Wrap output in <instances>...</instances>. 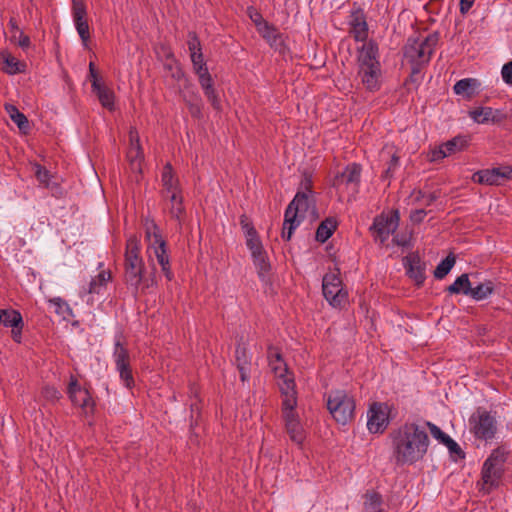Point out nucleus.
I'll use <instances>...</instances> for the list:
<instances>
[{
    "mask_svg": "<svg viewBox=\"0 0 512 512\" xmlns=\"http://www.w3.org/2000/svg\"><path fill=\"white\" fill-rule=\"evenodd\" d=\"M392 456L397 465L414 464L424 458L429 447L425 426L406 422L390 432Z\"/></svg>",
    "mask_w": 512,
    "mask_h": 512,
    "instance_id": "f257e3e1",
    "label": "nucleus"
},
{
    "mask_svg": "<svg viewBox=\"0 0 512 512\" xmlns=\"http://www.w3.org/2000/svg\"><path fill=\"white\" fill-rule=\"evenodd\" d=\"M144 270L145 265L140 256V241L136 235H132L126 241L124 278L135 294L142 283L143 288H149L155 284L154 277L151 278V283L144 279Z\"/></svg>",
    "mask_w": 512,
    "mask_h": 512,
    "instance_id": "f03ea898",
    "label": "nucleus"
},
{
    "mask_svg": "<svg viewBox=\"0 0 512 512\" xmlns=\"http://www.w3.org/2000/svg\"><path fill=\"white\" fill-rule=\"evenodd\" d=\"M378 58L379 48L374 40L368 41L359 50L358 76L365 88L371 92L380 89L381 65Z\"/></svg>",
    "mask_w": 512,
    "mask_h": 512,
    "instance_id": "7ed1b4c3",
    "label": "nucleus"
},
{
    "mask_svg": "<svg viewBox=\"0 0 512 512\" xmlns=\"http://www.w3.org/2000/svg\"><path fill=\"white\" fill-rule=\"evenodd\" d=\"M282 414L286 431L294 443L301 445L305 439L304 429L300 424L295 408L297 406L296 384L291 380L282 388Z\"/></svg>",
    "mask_w": 512,
    "mask_h": 512,
    "instance_id": "20e7f679",
    "label": "nucleus"
},
{
    "mask_svg": "<svg viewBox=\"0 0 512 512\" xmlns=\"http://www.w3.org/2000/svg\"><path fill=\"white\" fill-rule=\"evenodd\" d=\"M440 34L435 31L422 38L409 37L404 46L405 58L413 64V73L419 72L423 65L429 63L436 45L439 42Z\"/></svg>",
    "mask_w": 512,
    "mask_h": 512,
    "instance_id": "39448f33",
    "label": "nucleus"
},
{
    "mask_svg": "<svg viewBox=\"0 0 512 512\" xmlns=\"http://www.w3.org/2000/svg\"><path fill=\"white\" fill-rule=\"evenodd\" d=\"M509 452L504 447L494 449L481 469L482 490L490 494L497 489L504 475V465Z\"/></svg>",
    "mask_w": 512,
    "mask_h": 512,
    "instance_id": "423d86ee",
    "label": "nucleus"
},
{
    "mask_svg": "<svg viewBox=\"0 0 512 512\" xmlns=\"http://www.w3.org/2000/svg\"><path fill=\"white\" fill-rule=\"evenodd\" d=\"M145 237L148 241V251H152L157 259L166 279L171 281L174 274L171 270L170 258L167 252V243L163 239L160 230L154 220L146 219L144 223Z\"/></svg>",
    "mask_w": 512,
    "mask_h": 512,
    "instance_id": "0eeeda50",
    "label": "nucleus"
},
{
    "mask_svg": "<svg viewBox=\"0 0 512 512\" xmlns=\"http://www.w3.org/2000/svg\"><path fill=\"white\" fill-rule=\"evenodd\" d=\"M326 405L333 419L342 425L350 423L355 417V400L345 390L336 389L326 396Z\"/></svg>",
    "mask_w": 512,
    "mask_h": 512,
    "instance_id": "6e6552de",
    "label": "nucleus"
},
{
    "mask_svg": "<svg viewBox=\"0 0 512 512\" xmlns=\"http://www.w3.org/2000/svg\"><path fill=\"white\" fill-rule=\"evenodd\" d=\"M310 206V195L305 191H297L293 200L289 203L285 210L284 223L281 236L284 240L289 241L294 230L299 226L301 220L298 213H305Z\"/></svg>",
    "mask_w": 512,
    "mask_h": 512,
    "instance_id": "1a4fd4ad",
    "label": "nucleus"
},
{
    "mask_svg": "<svg viewBox=\"0 0 512 512\" xmlns=\"http://www.w3.org/2000/svg\"><path fill=\"white\" fill-rule=\"evenodd\" d=\"M471 432L477 439L491 440L497 433V421L495 415L482 409H478L470 417Z\"/></svg>",
    "mask_w": 512,
    "mask_h": 512,
    "instance_id": "9d476101",
    "label": "nucleus"
},
{
    "mask_svg": "<svg viewBox=\"0 0 512 512\" xmlns=\"http://www.w3.org/2000/svg\"><path fill=\"white\" fill-rule=\"evenodd\" d=\"M399 211L394 210L390 214L381 213L373 220L369 228L374 240L384 244L389 236L393 234L399 226Z\"/></svg>",
    "mask_w": 512,
    "mask_h": 512,
    "instance_id": "9b49d317",
    "label": "nucleus"
},
{
    "mask_svg": "<svg viewBox=\"0 0 512 512\" xmlns=\"http://www.w3.org/2000/svg\"><path fill=\"white\" fill-rule=\"evenodd\" d=\"M113 358L116 370L119 372L120 379L124 382L125 387L132 389L135 385V381L130 364V353L121 343L120 338L115 341Z\"/></svg>",
    "mask_w": 512,
    "mask_h": 512,
    "instance_id": "f8f14e48",
    "label": "nucleus"
},
{
    "mask_svg": "<svg viewBox=\"0 0 512 512\" xmlns=\"http://www.w3.org/2000/svg\"><path fill=\"white\" fill-rule=\"evenodd\" d=\"M322 291L325 299L333 307H341L347 302V292L342 287V280L336 274H326L323 277Z\"/></svg>",
    "mask_w": 512,
    "mask_h": 512,
    "instance_id": "ddd939ff",
    "label": "nucleus"
},
{
    "mask_svg": "<svg viewBox=\"0 0 512 512\" xmlns=\"http://www.w3.org/2000/svg\"><path fill=\"white\" fill-rule=\"evenodd\" d=\"M267 360L268 365L273 374L275 375V377L282 380V382L279 383V388L281 392L286 382L291 380L295 384L293 374L289 372L288 366L283 359L280 348L274 346L273 344L268 345Z\"/></svg>",
    "mask_w": 512,
    "mask_h": 512,
    "instance_id": "4468645a",
    "label": "nucleus"
},
{
    "mask_svg": "<svg viewBox=\"0 0 512 512\" xmlns=\"http://www.w3.org/2000/svg\"><path fill=\"white\" fill-rule=\"evenodd\" d=\"M367 428L371 433H383L389 425V407L385 403L375 402L368 410Z\"/></svg>",
    "mask_w": 512,
    "mask_h": 512,
    "instance_id": "2eb2a0df",
    "label": "nucleus"
},
{
    "mask_svg": "<svg viewBox=\"0 0 512 512\" xmlns=\"http://www.w3.org/2000/svg\"><path fill=\"white\" fill-rule=\"evenodd\" d=\"M235 365L240 374V380L244 383L249 380L251 373V355L243 337L237 340L235 348Z\"/></svg>",
    "mask_w": 512,
    "mask_h": 512,
    "instance_id": "dca6fc26",
    "label": "nucleus"
},
{
    "mask_svg": "<svg viewBox=\"0 0 512 512\" xmlns=\"http://www.w3.org/2000/svg\"><path fill=\"white\" fill-rule=\"evenodd\" d=\"M349 33L353 36L355 41L362 42L368 38V24L366 15L361 8H356L351 11L349 16Z\"/></svg>",
    "mask_w": 512,
    "mask_h": 512,
    "instance_id": "f3484780",
    "label": "nucleus"
},
{
    "mask_svg": "<svg viewBox=\"0 0 512 512\" xmlns=\"http://www.w3.org/2000/svg\"><path fill=\"white\" fill-rule=\"evenodd\" d=\"M425 426L429 428L431 435L440 443L444 444L454 461L465 458V452L461 447L446 433H444L437 425L431 422H425Z\"/></svg>",
    "mask_w": 512,
    "mask_h": 512,
    "instance_id": "a211bd4d",
    "label": "nucleus"
},
{
    "mask_svg": "<svg viewBox=\"0 0 512 512\" xmlns=\"http://www.w3.org/2000/svg\"><path fill=\"white\" fill-rule=\"evenodd\" d=\"M403 265L407 275L417 286H421L425 280V264L421 261L418 253H410L405 256L403 258Z\"/></svg>",
    "mask_w": 512,
    "mask_h": 512,
    "instance_id": "6ab92c4d",
    "label": "nucleus"
},
{
    "mask_svg": "<svg viewBox=\"0 0 512 512\" xmlns=\"http://www.w3.org/2000/svg\"><path fill=\"white\" fill-rule=\"evenodd\" d=\"M129 139L130 147L127 152V158L130 162V167L132 171L141 173L144 154L142 147L140 145L139 135L136 129L132 128L129 131Z\"/></svg>",
    "mask_w": 512,
    "mask_h": 512,
    "instance_id": "aec40b11",
    "label": "nucleus"
},
{
    "mask_svg": "<svg viewBox=\"0 0 512 512\" xmlns=\"http://www.w3.org/2000/svg\"><path fill=\"white\" fill-rule=\"evenodd\" d=\"M503 166L494 167L491 169H483L475 172L472 175V181L478 184L485 185H501L503 181H506L504 176Z\"/></svg>",
    "mask_w": 512,
    "mask_h": 512,
    "instance_id": "412c9836",
    "label": "nucleus"
},
{
    "mask_svg": "<svg viewBox=\"0 0 512 512\" xmlns=\"http://www.w3.org/2000/svg\"><path fill=\"white\" fill-rule=\"evenodd\" d=\"M470 117L479 124H484L488 122L492 123H501L506 115L498 109H493L491 107H480L470 111Z\"/></svg>",
    "mask_w": 512,
    "mask_h": 512,
    "instance_id": "4be33fe9",
    "label": "nucleus"
},
{
    "mask_svg": "<svg viewBox=\"0 0 512 512\" xmlns=\"http://www.w3.org/2000/svg\"><path fill=\"white\" fill-rule=\"evenodd\" d=\"M361 172L362 168L360 164L351 163L347 165L344 171L336 176L334 186L345 184L358 187L361 180Z\"/></svg>",
    "mask_w": 512,
    "mask_h": 512,
    "instance_id": "5701e85b",
    "label": "nucleus"
},
{
    "mask_svg": "<svg viewBox=\"0 0 512 512\" xmlns=\"http://www.w3.org/2000/svg\"><path fill=\"white\" fill-rule=\"evenodd\" d=\"M261 25L262 28L258 33L268 42L271 48L283 52L285 48L283 35L270 23H263Z\"/></svg>",
    "mask_w": 512,
    "mask_h": 512,
    "instance_id": "b1692460",
    "label": "nucleus"
},
{
    "mask_svg": "<svg viewBox=\"0 0 512 512\" xmlns=\"http://www.w3.org/2000/svg\"><path fill=\"white\" fill-rule=\"evenodd\" d=\"M161 180L164 187V192L166 193V197L170 196L171 194L181 193L179 188V180L175 176L172 165L170 163H166L163 167Z\"/></svg>",
    "mask_w": 512,
    "mask_h": 512,
    "instance_id": "393cba45",
    "label": "nucleus"
},
{
    "mask_svg": "<svg viewBox=\"0 0 512 512\" xmlns=\"http://www.w3.org/2000/svg\"><path fill=\"white\" fill-rule=\"evenodd\" d=\"M0 60H2L4 64L2 70L9 75H15L18 73L25 72L26 64L24 62L19 61L7 50H3L0 52Z\"/></svg>",
    "mask_w": 512,
    "mask_h": 512,
    "instance_id": "a878e982",
    "label": "nucleus"
},
{
    "mask_svg": "<svg viewBox=\"0 0 512 512\" xmlns=\"http://www.w3.org/2000/svg\"><path fill=\"white\" fill-rule=\"evenodd\" d=\"M445 291L450 295L463 294L470 296L472 292V282L469 279V275L467 273L461 274L451 285L446 287Z\"/></svg>",
    "mask_w": 512,
    "mask_h": 512,
    "instance_id": "bb28decb",
    "label": "nucleus"
},
{
    "mask_svg": "<svg viewBox=\"0 0 512 512\" xmlns=\"http://www.w3.org/2000/svg\"><path fill=\"white\" fill-rule=\"evenodd\" d=\"M338 222L334 217H327L318 226L316 230V240L325 243L337 229Z\"/></svg>",
    "mask_w": 512,
    "mask_h": 512,
    "instance_id": "cd10ccee",
    "label": "nucleus"
},
{
    "mask_svg": "<svg viewBox=\"0 0 512 512\" xmlns=\"http://www.w3.org/2000/svg\"><path fill=\"white\" fill-rule=\"evenodd\" d=\"M479 82L474 78H465L457 81L453 87L454 93L470 99L479 87Z\"/></svg>",
    "mask_w": 512,
    "mask_h": 512,
    "instance_id": "c85d7f7f",
    "label": "nucleus"
},
{
    "mask_svg": "<svg viewBox=\"0 0 512 512\" xmlns=\"http://www.w3.org/2000/svg\"><path fill=\"white\" fill-rule=\"evenodd\" d=\"M5 111L8 113L11 120L17 125L19 130L27 134L30 130L28 118L12 104L5 105Z\"/></svg>",
    "mask_w": 512,
    "mask_h": 512,
    "instance_id": "c756f323",
    "label": "nucleus"
},
{
    "mask_svg": "<svg viewBox=\"0 0 512 512\" xmlns=\"http://www.w3.org/2000/svg\"><path fill=\"white\" fill-rule=\"evenodd\" d=\"M495 288V283L492 280H485L475 286L472 285L469 297L476 301L484 300L495 292Z\"/></svg>",
    "mask_w": 512,
    "mask_h": 512,
    "instance_id": "7c9ffc66",
    "label": "nucleus"
},
{
    "mask_svg": "<svg viewBox=\"0 0 512 512\" xmlns=\"http://www.w3.org/2000/svg\"><path fill=\"white\" fill-rule=\"evenodd\" d=\"M199 84L203 89L204 95L207 97L208 101L211 103L213 108L215 110H220L221 102L214 88L212 77H206L204 79H201V81H199Z\"/></svg>",
    "mask_w": 512,
    "mask_h": 512,
    "instance_id": "2f4dec72",
    "label": "nucleus"
},
{
    "mask_svg": "<svg viewBox=\"0 0 512 512\" xmlns=\"http://www.w3.org/2000/svg\"><path fill=\"white\" fill-rule=\"evenodd\" d=\"M364 498L365 512H384L382 508L383 499L381 494L374 490H368L364 494Z\"/></svg>",
    "mask_w": 512,
    "mask_h": 512,
    "instance_id": "473e14b6",
    "label": "nucleus"
},
{
    "mask_svg": "<svg viewBox=\"0 0 512 512\" xmlns=\"http://www.w3.org/2000/svg\"><path fill=\"white\" fill-rule=\"evenodd\" d=\"M69 399L74 405H78L86 415L93 413L95 403L87 389L75 394V398Z\"/></svg>",
    "mask_w": 512,
    "mask_h": 512,
    "instance_id": "72a5a7b5",
    "label": "nucleus"
},
{
    "mask_svg": "<svg viewBox=\"0 0 512 512\" xmlns=\"http://www.w3.org/2000/svg\"><path fill=\"white\" fill-rule=\"evenodd\" d=\"M252 258L260 280L264 283H267L271 265L268 261L266 252L254 255Z\"/></svg>",
    "mask_w": 512,
    "mask_h": 512,
    "instance_id": "f704fd0d",
    "label": "nucleus"
},
{
    "mask_svg": "<svg viewBox=\"0 0 512 512\" xmlns=\"http://www.w3.org/2000/svg\"><path fill=\"white\" fill-rule=\"evenodd\" d=\"M92 92L95 93L101 103V105L108 109L113 110L114 109V99L115 95L114 92L108 88L106 85H100L98 88L92 89Z\"/></svg>",
    "mask_w": 512,
    "mask_h": 512,
    "instance_id": "c9c22d12",
    "label": "nucleus"
},
{
    "mask_svg": "<svg viewBox=\"0 0 512 512\" xmlns=\"http://www.w3.org/2000/svg\"><path fill=\"white\" fill-rule=\"evenodd\" d=\"M0 324L5 327L23 325V318L19 311L14 309H0Z\"/></svg>",
    "mask_w": 512,
    "mask_h": 512,
    "instance_id": "e433bc0d",
    "label": "nucleus"
},
{
    "mask_svg": "<svg viewBox=\"0 0 512 512\" xmlns=\"http://www.w3.org/2000/svg\"><path fill=\"white\" fill-rule=\"evenodd\" d=\"M167 198H169V200L171 202V207H170L171 217L176 219L177 221L181 222L184 217V214H185V208L183 206V198H182L181 193L171 194Z\"/></svg>",
    "mask_w": 512,
    "mask_h": 512,
    "instance_id": "4c0bfd02",
    "label": "nucleus"
},
{
    "mask_svg": "<svg viewBox=\"0 0 512 512\" xmlns=\"http://www.w3.org/2000/svg\"><path fill=\"white\" fill-rule=\"evenodd\" d=\"M184 101L188 106L191 116L200 119L202 117L203 102L199 94L192 93L189 97L184 96Z\"/></svg>",
    "mask_w": 512,
    "mask_h": 512,
    "instance_id": "58836bf2",
    "label": "nucleus"
},
{
    "mask_svg": "<svg viewBox=\"0 0 512 512\" xmlns=\"http://www.w3.org/2000/svg\"><path fill=\"white\" fill-rule=\"evenodd\" d=\"M246 245L251 251L252 256L265 252L259 235L254 227H251L248 231V235H246Z\"/></svg>",
    "mask_w": 512,
    "mask_h": 512,
    "instance_id": "ea45409f",
    "label": "nucleus"
},
{
    "mask_svg": "<svg viewBox=\"0 0 512 512\" xmlns=\"http://www.w3.org/2000/svg\"><path fill=\"white\" fill-rule=\"evenodd\" d=\"M72 2V17L75 26L79 23L87 22V8L84 0H71Z\"/></svg>",
    "mask_w": 512,
    "mask_h": 512,
    "instance_id": "a19ab883",
    "label": "nucleus"
},
{
    "mask_svg": "<svg viewBox=\"0 0 512 512\" xmlns=\"http://www.w3.org/2000/svg\"><path fill=\"white\" fill-rule=\"evenodd\" d=\"M443 145L448 156L455 152L464 150L468 146V139L465 136H456L445 142Z\"/></svg>",
    "mask_w": 512,
    "mask_h": 512,
    "instance_id": "79ce46f5",
    "label": "nucleus"
},
{
    "mask_svg": "<svg viewBox=\"0 0 512 512\" xmlns=\"http://www.w3.org/2000/svg\"><path fill=\"white\" fill-rule=\"evenodd\" d=\"M456 262L455 256L450 253L445 259H443L434 270V277L436 279H443L453 268Z\"/></svg>",
    "mask_w": 512,
    "mask_h": 512,
    "instance_id": "37998d69",
    "label": "nucleus"
},
{
    "mask_svg": "<svg viewBox=\"0 0 512 512\" xmlns=\"http://www.w3.org/2000/svg\"><path fill=\"white\" fill-rule=\"evenodd\" d=\"M188 49H189V52H190V58L191 60H194L195 58H200L201 54L202 53V47H201V42H200V39L198 37V35L196 34V32L194 31H191L188 33Z\"/></svg>",
    "mask_w": 512,
    "mask_h": 512,
    "instance_id": "c03bdc74",
    "label": "nucleus"
},
{
    "mask_svg": "<svg viewBox=\"0 0 512 512\" xmlns=\"http://www.w3.org/2000/svg\"><path fill=\"white\" fill-rule=\"evenodd\" d=\"M191 62L193 64V70L195 74L198 76L199 81L206 77H212L211 74L209 73L206 62L204 61L203 54H201L200 58H195L194 60H191Z\"/></svg>",
    "mask_w": 512,
    "mask_h": 512,
    "instance_id": "a18cd8bd",
    "label": "nucleus"
},
{
    "mask_svg": "<svg viewBox=\"0 0 512 512\" xmlns=\"http://www.w3.org/2000/svg\"><path fill=\"white\" fill-rule=\"evenodd\" d=\"M110 277V273L106 271L100 272L95 278L91 280L89 285V293H99V288L106 285Z\"/></svg>",
    "mask_w": 512,
    "mask_h": 512,
    "instance_id": "49530a36",
    "label": "nucleus"
},
{
    "mask_svg": "<svg viewBox=\"0 0 512 512\" xmlns=\"http://www.w3.org/2000/svg\"><path fill=\"white\" fill-rule=\"evenodd\" d=\"M164 68L170 72V75L175 80H180L184 77V72L178 65L177 60L172 56V59H167L166 63L164 64Z\"/></svg>",
    "mask_w": 512,
    "mask_h": 512,
    "instance_id": "de8ad7c7",
    "label": "nucleus"
},
{
    "mask_svg": "<svg viewBox=\"0 0 512 512\" xmlns=\"http://www.w3.org/2000/svg\"><path fill=\"white\" fill-rule=\"evenodd\" d=\"M49 303L55 307V312L63 318L66 317V313H70V308L67 302L59 297L50 299Z\"/></svg>",
    "mask_w": 512,
    "mask_h": 512,
    "instance_id": "09e8293b",
    "label": "nucleus"
},
{
    "mask_svg": "<svg viewBox=\"0 0 512 512\" xmlns=\"http://www.w3.org/2000/svg\"><path fill=\"white\" fill-rule=\"evenodd\" d=\"M33 169L37 180L40 183L47 185L50 180L49 171L44 166L38 163L34 164Z\"/></svg>",
    "mask_w": 512,
    "mask_h": 512,
    "instance_id": "8fccbe9b",
    "label": "nucleus"
},
{
    "mask_svg": "<svg viewBox=\"0 0 512 512\" xmlns=\"http://www.w3.org/2000/svg\"><path fill=\"white\" fill-rule=\"evenodd\" d=\"M398 166H399V156L396 153H394L391 156V159L388 163V167L385 169V171L382 174V178L390 179L393 176V174Z\"/></svg>",
    "mask_w": 512,
    "mask_h": 512,
    "instance_id": "3c124183",
    "label": "nucleus"
},
{
    "mask_svg": "<svg viewBox=\"0 0 512 512\" xmlns=\"http://www.w3.org/2000/svg\"><path fill=\"white\" fill-rule=\"evenodd\" d=\"M75 28L79 34V37H80L83 45L87 46V43L89 42L90 37H91L88 21L85 23H79L78 25L75 26Z\"/></svg>",
    "mask_w": 512,
    "mask_h": 512,
    "instance_id": "603ef678",
    "label": "nucleus"
},
{
    "mask_svg": "<svg viewBox=\"0 0 512 512\" xmlns=\"http://www.w3.org/2000/svg\"><path fill=\"white\" fill-rule=\"evenodd\" d=\"M86 388L81 387L77 378L73 375L70 377V381L67 388V394L69 398H75V394L80 393V391H84Z\"/></svg>",
    "mask_w": 512,
    "mask_h": 512,
    "instance_id": "864d4df0",
    "label": "nucleus"
},
{
    "mask_svg": "<svg viewBox=\"0 0 512 512\" xmlns=\"http://www.w3.org/2000/svg\"><path fill=\"white\" fill-rule=\"evenodd\" d=\"M249 16L251 20L254 22L257 31L259 32L262 28L263 23H268L266 20L263 19L262 15L256 11L253 7H250L249 9Z\"/></svg>",
    "mask_w": 512,
    "mask_h": 512,
    "instance_id": "5fc2aeb1",
    "label": "nucleus"
},
{
    "mask_svg": "<svg viewBox=\"0 0 512 512\" xmlns=\"http://www.w3.org/2000/svg\"><path fill=\"white\" fill-rule=\"evenodd\" d=\"M501 75L506 84L512 85V60L503 65Z\"/></svg>",
    "mask_w": 512,
    "mask_h": 512,
    "instance_id": "6e6d98bb",
    "label": "nucleus"
},
{
    "mask_svg": "<svg viewBox=\"0 0 512 512\" xmlns=\"http://www.w3.org/2000/svg\"><path fill=\"white\" fill-rule=\"evenodd\" d=\"M42 393L46 399L51 400V401H56L61 398L60 392L54 387L46 386L43 389Z\"/></svg>",
    "mask_w": 512,
    "mask_h": 512,
    "instance_id": "4d7b16f0",
    "label": "nucleus"
},
{
    "mask_svg": "<svg viewBox=\"0 0 512 512\" xmlns=\"http://www.w3.org/2000/svg\"><path fill=\"white\" fill-rule=\"evenodd\" d=\"M312 187L313 183L311 176L308 174H304L298 191H305L308 195H312Z\"/></svg>",
    "mask_w": 512,
    "mask_h": 512,
    "instance_id": "13d9d810",
    "label": "nucleus"
},
{
    "mask_svg": "<svg viewBox=\"0 0 512 512\" xmlns=\"http://www.w3.org/2000/svg\"><path fill=\"white\" fill-rule=\"evenodd\" d=\"M18 34L19 35H18V37L16 36V41H15V42H17L18 46L21 47L22 49L29 48L30 44H31L29 36L24 34L22 31H19Z\"/></svg>",
    "mask_w": 512,
    "mask_h": 512,
    "instance_id": "bf43d9fd",
    "label": "nucleus"
},
{
    "mask_svg": "<svg viewBox=\"0 0 512 512\" xmlns=\"http://www.w3.org/2000/svg\"><path fill=\"white\" fill-rule=\"evenodd\" d=\"M445 157H447V154L445 152L444 145L442 144L438 149H435L431 152L430 160L439 161Z\"/></svg>",
    "mask_w": 512,
    "mask_h": 512,
    "instance_id": "052dcab7",
    "label": "nucleus"
},
{
    "mask_svg": "<svg viewBox=\"0 0 512 512\" xmlns=\"http://www.w3.org/2000/svg\"><path fill=\"white\" fill-rule=\"evenodd\" d=\"M426 215L427 212L424 209H417L411 213L410 219L413 223H421Z\"/></svg>",
    "mask_w": 512,
    "mask_h": 512,
    "instance_id": "680f3d73",
    "label": "nucleus"
},
{
    "mask_svg": "<svg viewBox=\"0 0 512 512\" xmlns=\"http://www.w3.org/2000/svg\"><path fill=\"white\" fill-rule=\"evenodd\" d=\"M157 55L159 57H163L165 58L166 60L167 59H172V56H174L173 52L171 51V49L166 46V45H161L158 50L156 51Z\"/></svg>",
    "mask_w": 512,
    "mask_h": 512,
    "instance_id": "e2e57ef3",
    "label": "nucleus"
},
{
    "mask_svg": "<svg viewBox=\"0 0 512 512\" xmlns=\"http://www.w3.org/2000/svg\"><path fill=\"white\" fill-rule=\"evenodd\" d=\"M11 328H12V330H11V337H12V339L16 343H21L23 325H18L16 327L12 326Z\"/></svg>",
    "mask_w": 512,
    "mask_h": 512,
    "instance_id": "0e129e2a",
    "label": "nucleus"
},
{
    "mask_svg": "<svg viewBox=\"0 0 512 512\" xmlns=\"http://www.w3.org/2000/svg\"><path fill=\"white\" fill-rule=\"evenodd\" d=\"M89 78L91 81V87L92 89L98 88V86L102 85L99 80V75L96 69H91V72H89Z\"/></svg>",
    "mask_w": 512,
    "mask_h": 512,
    "instance_id": "69168bd1",
    "label": "nucleus"
},
{
    "mask_svg": "<svg viewBox=\"0 0 512 512\" xmlns=\"http://www.w3.org/2000/svg\"><path fill=\"white\" fill-rule=\"evenodd\" d=\"M475 0H460V13L465 15L473 6Z\"/></svg>",
    "mask_w": 512,
    "mask_h": 512,
    "instance_id": "338daca9",
    "label": "nucleus"
},
{
    "mask_svg": "<svg viewBox=\"0 0 512 512\" xmlns=\"http://www.w3.org/2000/svg\"><path fill=\"white\" fill-rule=\"evenodd\" d=\"M10 27V32L12 33L11 41H16V34L21 31L18 27L17 21L14 18H11L8 23Z\"/></svg>",
    "mask_w": 512,
    "mask_h": 512,
    "instance_id": "774afa93",
    "label": "nucleus"
}]
</instances>
